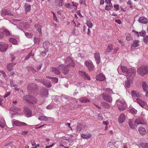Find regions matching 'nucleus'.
I'll use <instances>...</instances> for the list:
<instances>
[{"instance_id":"20","label":"nucleus","mask_w":148,"mask_h":148,"mask_svg":"<svg viewBox=\"0 0 148 148\" xmlns=\"http://www.w3.org/2000/svg\"><path fill=\"white\" fill-rule=\"evenodd\" d=\"M138 21L139 23L145 24H147L148 23V20L145 17H140Z\"/></svg>"},{"instance_id":"53","label":"nucleus","mask_w":148,"mask_h":148,"mask_svg":"<svg viewBox=\"0 0 148 148\" xmlns=\"http://www.w3.org/2000/svg\"><path fill=\"white\" fill-rule=\"evenodd\" d=\"M148 35L145 36L143 38V41L146 43H147L148 42Z\"/></svg>"},{"instance_id":"37","label":"nucleus","mask_w":148,"mask_h":148,"mask_svg":"<svg viewBox=\"0 0 148 148\" xmlns=\"http://www.w3.org/2000/svg\"><path fill=\"white\" fill-rule=\"evenodd\" d=\"M50 45V43L49 41H47L43 43V47L44 48L46 49L47 48L48 49V47Z\"/></svg>"},{"instance_id":"9","label":"nucleus","mask_w":148,"mask_h":148,"mask_svg":"<svg viewBox=\"0 0 148 148\" xmlns=\"http://www.w3.org/2000/svg\"><path fill=\"white\" fill-rule=\"evenodd\" d=\"M84 64L87 67L88 70L89 71L91 72L94 70V66L91 61H86L84 62Z\"/></svg>"},{"instance_id":"56","label":"nucleus","mask_w":148,"mask_h":148,"mask_svg":"<svg viewBox=\"0 0 148 148\" xmlns=\"http://www.w3.org/2000/svg\"><path fill=\"white\" fill-rule=\"evenodd\" d=\"M139 33L141 36H143L145 35L146 32L145 31L142 30L141 32H140Z\"/></svg>"},{"instance_id":"8","label":"nucleus","mask_w":148,"mask_h":148,"mask_svg":"<svg viewBox=\"0 0 148 148\" xmlns=\"http://www.w3.org/2000/svg\"><path fill=\"white\" fill-rule=\"evenodd\" d=\"M66 66H65L67 67V66H69L74 67L75 65V64L71 59V58L69 56L67 57L64 60Z\"/></svg>"},{"instance_id":"5","label":"nucleus","mask_w":148,"mask_h":148,"mask_svg":"<svg viewBox=\"0 0 148 148\" xmlns=\"http://www.w3.org/2000/svg\"><path fill=\"white\" fill-rule=\"evenodd\" d=\"M138 73L142 76L148 73V66H143L137 69Z\"/></svg>"},{"instance_id":"10","label":"nucleus","mask_w":148,"mask_h":148,"mask_svg":"<svg viewBox=\"0 0 148 148\" xmlns=\"http://www.w3.org/2000/svg\"><path fill=\"white\" fill-rule=\"evenodd\" d=\"M137 103L142 108H145L147 110H148V107L147 103L141 100L139 98L136 99Z\"/></svg>"},{"instance_id":"32","label":"nucleus","mask_w":148,"mask_h":148,"mask_svg":"<svg viewBox=\"0 0 148 148\" xmlns=\"http://www.w3.org/2000/svg\"><path fill=\"white\" fill-rule=\"evenodd\" d=\"M101 106L103 107L104 108L108 109L110 108V104L106 102H102L101 103Z\"/></svg>"},{"instance_id":"12","label":"nucleus","mask_w":148,"mask_h":148,"mask_svg":"<svg viewBox=\"0 0 148 148\" xmlns=\"http://www.w3.org/2000/svg\"><path fill=\"white\" fill-rule=\"evenodd\" d=\"M38 86L35 83L29 84L27 86L28 91L29 93L32 92V90L36 89L38 88Z\"/></svg>"},{"instance_id":"33","label":"nucleus","mask_w":148,"mask_h":148,"mask_svg":"<svg viewBox=\"0 0 148 148\" xmlns=\"http://www.w3.org/2000/svg\"><path fill=\"white\" fill-rule=\"evenodd\" d=\"M132 96L136 97H139L140 95L138 92L136 91H132Z\"/></svg>"},{"instance_id":"36","label":"nucleus","mask_w":148,"mask_h":148,"mask_svg":"<svg viewBox=\"0 0 148 148\" xmlns=\"http://www.w3.org/2000/svg\"><path fill=\"white\" fill-rule=\"evenodd\" d=\"M132 80H129L127 79V80L125 82V86L127 88H129L130 86V81Z\"/></svg>"},{"instance_id":"11","label":"nucleus","mask_w":148,"mask_h":148,"mask_svg":"<svg viewBox=\"0 0 148 148\" xmlns=\"http://www.w3.org/2000/svg\"><path fill=\"white\" fill-rule=\"evenodd\" d=\"M48 94V90L45 88H42L39 93L40 96L42 97H47Z\"/></svg>"},{"instance_id":"46","label":"nucleus","mask_w":148,"mask_h":148,"mask_svg":"<svg viewBox=\"0 0 148 148\" xmlns=\"http://www.w3.org/2000/svg\"><path fill=\"white\" fill-rule=\"evenodd\" d=\"M34 53L32 52L28 53V55L26 56L25 59V60H26L29 58L31 56H34Z\"/></svg>"},{"instance_id":"35","label":"nucleus","mask_w":148,"mask_h":148,"mask_svg":"<svg viewBox=\"0 0 148 148\" xmlns=\"http://www.w3.org/2000/svg\"><path fill=\"white\" fill-rule=\"evenodd\" d=\"M9 41L12 43L14 45H16L17 44L18 41L15 39L11 38L9 39Z\"/></svg>"},{"instance_id":"24","label":"nucleus","mask_w":148,"mask_h":148,"mask_svg":"<svg viewBox=\"0 0 148 148\" xmlns=\"http://www.w3.org/2000/svg\"><path fill=\"white\" fill-rule=\"evenodd\" d=\"M37 80L42 83L46 86L50 88L51 86V84L50 82H46L43 80L38 79Z\"/></svg>"},{"instance_id":"21","label":"nucleus","mask_w":148,"mask_h":148,"mask_svg":"<svg viewBox=\"0 0 148 148\" xmlns=\"http://www.w3.org/2000/svg\"><path fill=\"white\" fill-rule=\"evenodd\" d=\"M95 58L96 60V61L97 64H98L100 63L101 58L100 56V54L99 53L96 52L94 55Z\"/></svg>"},{"instance_id":"25","label":"nucleus","mask_w":148,"mask_h":148,"mask_svg":"<svg viewBox=\"0 0 148 148\" xmlns=\"http://www.w3.org/2000/svg\"><path fill=\"white\" fill-rule=\"evenodd\" d=\"M113 49V45L110 44L108 45L107 49L105 52V54L106 55L108 54L109 53H110L111 50Z\"/></svg>"},{"instance_id":"64","label":"nucleus","mask_w":148,"mask_h":148,"mask_svg":"<svg viewBox=\"0 0 148 148\" xmlns=\"http://www.w3.org/2000/svg\"><path fill=\"white\" fill-rule=\"evenodd\" d=\"M10 84L11 86L12 87L15 86V85L13 84V81L12 79H10Z\"/></svg>"},{"instance_id":"14","label":"nucleus","mask_w":148,"mask_h":148,"mask_svg":"<svg viewBox=\"0 0 148 148\" xmlns=\"http://www.w3.org/2000/svg\"><path fill=\"white\" fill-rule=\"evenodd\" d=\"M24 108V112L26 116L28 117L31 116L32 112L30 109L27 106L25 107Z\"/></svg>"},{"instance_id":"38","label":"nucleus","mask_w":148,"mask_h":148,"mask_svg":"<svg viewBox=\"0 0 148 148\" xmlns=\"http://www.w3.org/2000/svg\"><path fill=\"white\" fill-rule=\"evenodd\" d=\"M139 41L138 40H135L134 41L133 43L132 44V47H136L139 46Z\"/></svg>"},{"instance_id":"52","label":"nucleus","mask_w":148,"mask_h":148,"mask_svg":"<svg viewBox=\"0 0 148 148\" xmlns=\"http://www.w3.org/2000/svg\"><path fill=\"white\" fill-rule=\"evenodd\" d=\"M26 68L28 70V71H29V70H30V69L34 73L35 72H36V70L33 68H32V67L30 68L29 67H28V66H27Z\"/></svg>"},{"instance_id":"34","label":"nucleus","mask_w":148,"mask_h":148,"mask_svg":"<svg viewBox=\"0 0 148 148\" xmlns=\"http://www.w3.org/2000/svg\"><path fill=\"white\" fill-rule=\"evenodd\" d=\"M5 124L4 119L3 118H0V126L4 127Z\"/></svg>"},{"instance_id":"61","label":"nucleus","mask_w":148,"mask_h":148,"mask_svg":"<svg viewBox=\"0 0 148 148\" xmlns=\"http://www.w3.org/2000/svg\"><path fill=\"white\" fill-rule=\"evenodd\" d=\"M79 3L80 4H84L85 6L86 5L85 0H79Z\"/></svg>"},{"instance_id":"29","label":"nucleus","mask_w":148,"mask_h":148,"mask_svg":"<svg viewBox=\"0 0 148 148\" xmlns=\"http://www.w3.org/2000/svg\"><path fill=\"white\" fill-rule=\"evenodd\" d=\"M138 131L140 134L142 135H144L146 132L145 129L142 127H139Z\"/></svg>"},{"instance_id":"27","label":"nucleus","mask_w":148,"mask_h":148,"mask_svg":"<svg viewBox=\"0 0 148 148\" xmlns=\"http://www.w3.org/2000/svg\"><path fill=\"white\" fill-rule=\"evenodd\" d=\"M15 64L14 63H10L8 64L7 69V70L11 71L13 70V66L15 65Z\"/></svg>"},{"instance_id":"26","label":"nucleus","mask_w":148,"mask_h":148,"mask_svg":"<svg viewBox=\"0 0 148 148\" xmlns=\"http://www.w3.org/2000/svg\"><path fill=\"white\" fill-rule=\"evenodd\" d=\"M48 118V117L46 116H44V115H43L42 116H38V119L40 121H49Z\"/></svg>"},{"instance_id":"30","label":"nucleus","mask_w":148,"mask_h":148,"mask_svg":"<svg viewBox=\"0 0 148 148\" xmlns=\"http://www.w3.org/2000/svg\"><path fill=\"white\" fill-rule=\"evenodd\" d=\"M91 135L90 134H82L81 135V137L84 139H89L91 137Z\"/></svg>"},{"instance_id":"48","label":"nucleus","mask_w":148,"mask_h":148,"mask_svg":"<svg viewBox=\"0 0 148 148\" xmlns=\"http://www.w3.org/2000/svg\"><path fill=\"white\" fill-rule=\"evenodd\" d=\"M82 126L81 123H78L77 126V129L78 131H80L82 129Z\"/></svg>"},{"instance_id":"13","label":"nucleus","mask_w":148,"mask_h":148,"mask_svg":"<svg viewBox=\"0 0 148 148\" xmlns=\"http://www.w3.org/2000/svg\"><path fill=\"white\" fill-rule=\"evenodd\" d=\"M102 97L104 100L110 103L112 101V99L110 95L106 93H102Z\"/></svg>"},{"instance_id":"19","label":"nucleus","mask_w":148,"mask_h":148,"mask_svg":"<svg viewBox=\"0 0 148 148\" xmlns=\"http://www.w3.org/2000/svg\"><path fill=\"white\" fill-rule=\"evenodd\" d=\"M125 114H120L118 121L119 123H122L125 121Z\"/></svg>"},{"instance_id":"45","label":"nucleus","mask_w":148,"mask_h":148,"mask_svg":"<svg viewBox=\"0 0 148 148\" xmlns=\"http://www.w3.org/2000/svg\"><path fill=\"white\" fill-rule=\"evenodd\" d=\"M86 25L89 28H91L93 25V24L90 21H87Z\"/></svg>"},{"instance_id":"31","label":"nucleus","mask_w":148,"mask_h":148,"mask_svg":"<svg viewBox=\"0 0 148 148\" xmlns=\"http://www.w3.org/2000/svg\"><path fill=\"white\" fill-rule=\"evenodd\" d=\"M41 26L39 24H36L34 25V27L40 34H41Z\"/></svg>"},{"instance_id":"58","label":"nucleus","mask_w":148,"mask_h":148,"mask_svg":"<svg viewBox=\"0 0 148 148\" xmlns=\"http://www.w3.org/2000/svg\"><path fill=\"white\" fill-rule=\"evenodd\" d=\"M51 12H52V13L53 14V18L54 20L56 21H58V19H57L56 16V14L53 11H51Z\"/></svg>"},{"instance_id":"22","label":"nucleus","mask_w":148,"mask_h":148,"mask_svg":"<svg viewBox=\"0 0 148 148\" xmlns=\"http://www.w3.org/2000/svg\"><path fill=\"white\" fill-rule=\"evenodd\" d=\"M24 8L25 12L27 14L28 12H29L31 10V6L28 3H25Z\"/></svg>"},{"instance_id":"2","label":"nucleus","mask_w":148,"mask_h":148,"mask_svg":"<svg viewBox=\"0 0 148 148\" xmlns=\"http://www.w3.org/2000/svg\"><path fill=\"white\" fill-rule=\"evenodd\" d=\"M60 70L62 71L64 75L68 73L69 71L67 67L63 64H60L57 68L52 67L51 69V71L54 74L58 75L60 74Z\"/></svg>"},{"instance_id":"41","label":"nucleus","mask_w":148,"mask_h":148,"mask_svg":"<svg viewBox=\"0 0 148 148\" xmlns=\"http://www.w3.org/2000/svg\"><path fill=\"white\" fill-rule=\"evenodd\" d=\"M40 40V38L34 37V41L35 44H39Z\"/></svg>"},{"instance_id":"6","label":"nucleus","mask_w":148,"mask_h":148,"mask_svg":"<svg viewBox=\"0 0 148 148\" xmlns=\"http://www.w3.org/2000/svg\"><path fill=\"white\" fill-rule=\"evenodd\" d=\"M0 14L1 16L4 18V19H7L6 15L13 16L12 13L10 12L6 8H3L0 11Z\"/></svg>"},{"instance_id":"1","label":"nucleus","mask_w":148,"mask_h":148,"mask_svg":"<svg viewBox=\"0 0 148 148\" xmlns=\"http://www.w3.org/2000/svg\"><path fill=\"white\" fill-rule=\"evenodd\" d=\"M121 68L122 72L124 73L127 74V79L129 80H132L135 76L136 71L132 68L127 69L125 66H121Z\"/></svg>"},{"instance_id":"47","label":"nucleus","mask_w":148,"mask_h":148,"mask_svg":"<svg viewBox=\"0 0 148 148\" xmlns=\"http://www.w3.org/2000/svg\"><path fill=\"white\" fill-rule=\"evenodd\" d=\"M56 5L59 7L62 6V2L59 0H56L55 1Z\"/></svg>"},{"instance_id":"3","label":"nucleus","mask_w":148,"mask_h":148,"mask_svg":"<svg viewBox=\"0 0 148 148\" xmlns=\"http://www.w3.org/2000/svg\"><path fill=\"white\" fill-rule=\"evenodd\" d=\"M23 99L29 103L35 104L38 102L37 99L35 97L30 95H27L23 97Z\"/></svg>"},{"instance_id":"28","label":"nucleus","mask_w":148,"mask_h":148,"mask_svg":"<svg viewBox=\"0 0 148 148\" xmlns=\"http://www.w3.org/2000/svg\"><path fill=\"white\" fill-rule=\"evenodd\" d=\"M79 100L80 102L83 103H88L90 102V100L87 99L85 97L80 98Z\"/></svg>"},{"instance_id":"50","label":"nucleus","mask_w":148,"mask_h":148,"mask_svg":"<svg viewBox=\"0 0 148 148\" xmlns=\"http://www.w3.org/2000/svg\"><path fill=\"white\" fill-rule=\"evenodd\" d=\"M4 34L6 36H8L10 35V32L7 29H5L3 31V34Z\"/></svg>"},{"instance_id":"49","label":"nucleus","mask_w":148,"mask_h":148,"mask_svg":"<svg viewBox=\"0 0 148 148\" xmlns=\"http://www.w3.org/2000/svg\"><path fill=\"white\" fill-rule=\"evenodd\" d=\"M143 90L145 91H146L147 90V89L148 88V86L146 84L145 82H144L143 84Z\"/></svg>"},{"instance_id":"18","label":"nucleus","mask_w":148,"mask_h":148,"mask_svg":"<svg viewBox=\"0 0 148 148\" xmlns=\"http://www.w3.org/2000/svg\"><path fill=\"white\" fill-rule=\"evenodd\" d=\"M96 78L97 80L102 81L105 79V77L103 74L100 73L96 76Z\"/></svg>"},{"instance_id":"60","label":"nucleus","mask_w":148,"mask_h":148,"mask_svg":"<svg viewBox=\"0 0 148 148\" xmlns=\"http://www.w3.org/2000/svg\"><path fill=\"white\" fill-rule=\"evenodd\" d=\"M51 79H52L53 81L55 83H57L58 81V79L56 77H53L51 78Z\"/></svg>"},{"instance_id":"40","label":"nucleus","mask_w":148,"mask_h":148,"mask_svg":"<svg viewBox=\"0 0 148 148\" xmlns=\"http://www.w3.org/2000/svg\"><path fill=\"white\" fill-rule=\"evenodd\" d=\"M112 8V3H110L107 5L106 6L105 9L106 10L108 11Z\"/></svg>"},{"instance_id":"39","label":"nucleus","mask_w":148,"mask_h":148,"mask_svg":"<svg viewBox=\"0 0 148 148\" xmlns=\"http://www.w3.org/2000/svg\"><path fill=\"white\" fill-rule=\"evenodd\" d=\"M103 90L104 91H105L104 93H106L109 95H110L112 92V90L110 88H105Z\"/></svg>"},{"instance_id":"15","label":"nucleus","mask_w":148,"mask_h":148,"mask_svg":"<svg viewBox=\"0 0 148 148\" xmlns=\"http://www.w3.org/2000/svg\"><path fill=\"white\" fill-rule=\"evenodd\" d=\"M8 45L4 43H0V51L4 52L8 49Z\"/></svg>"},{"instance_id":"59","label":"nucleus","mask_w":148,"mask_h":148,"mask_svg":"<svg viewBox=\"0 0 148 148\" xmlns=\"http://www.w3.org/2000/svg\"><path fill=\"white\" fill-rule=\"evenodd\" d=\"M114 7L115 9V10L116 11H117L119 10V5H114Z\"/></svg>"},{"instance_id":"44","label":"nucleus","mask_w":148,"mask_h":148,"mask_svg":"<svg viewBox=\"0 0 148 148\" xmlns=\"http://www.w3.org/2000/svg\"><path fill=\"white\" fill-rule=\"evenodd\" d=\"M140 145L142 147L148 148V143H140Z\"/></svg>"},{"instance_id":"7","label":"nucleus","mask_w":148,"mask_h":148,"mask_svg":"<svg viewBox=\"0 0 148 148\" xmlns=\"http://www.w3.org/2000/svg\"><path fill=\"white\" fill-rule=\"evenodd\" d=\"M116 102H119L117 104L118 108L120 110H125L126 107V104L124 100L120 101L119 99H117Z\"/></svg>"},{"instance_id":"62","label":"nucleus","mask_w":148,"mask_h":148,"mask_svg":"<svg viewBox=\"0 0 148 148\" xmlns=\"http://www.w3.org/2000/svg\"><path fill=\"white\" fill-rule=\"evenodd\" d=\"M130 5V8H133V3L130 0H129L127 2Z\"/></svg>"},{"instance_id":"4","label":"nucleus","mask_w":148,"mask_h":148,"mask_svg":"<svg viewBox=\"0 0 148 148\" xmlns=\"http://www.w3.org/2000/svg\"><path fill=\"white\" fill-rule=\"evenodd\" d=\"M145 124V123L140 120V118L137 119L134 122L131 120L128 122V124L130 127L133 129L137 127V125L139 124Z\"/></svg>"},{"instance_id":"57","label":"nucleus","mask_w":148,"mask_h":148,"mask_svg":"<svg viewBox=\"0 0 148 148\" xmlns=\"http://www.w3.org/2000/svg\"><path fill=\"white\" fill-rule=\"evenodd\" d=\"M53 108V106L51 104H49L46 107L47 109L51 110Z\"/></svg>"},{"instance_id":"16","label":"nucleus","mask_w":148,"mask_h":148,"mask_svg":"<svg viewBox=\"0 0 148 148\" xmlns=\"http://www.w3.org/2000/svg\"><path fill=\"white\" fill-rule=\"evenodd\" d=\"M13 124L15 125L18 126L23 127L28 125L25 123L20 122L18 120H15L13 122Z\"/></svg>"},{"instance_id":"17","label":"nucleus","mask_w":148,"mask_h":148,"mask_svg":"<svg viewBox=\"0 0 148 148\" xmlns=\"http://www.w3.org/2000/svg\"><path fill=\"white\" fill-rule=\"evenodd\" d=\"M79 74L83 77L85 79H87L88 80L90 79V77L89 75L83 71H79L78 72Z\"/></svg>"},{"instance_id":"63","label":"nucleus","mask_w":148,"mask_h":148,"mask_svg":"<svg viewBox=\"0 0 148 148\" xmlns=\"http://www.w3.org/2000/svg\"><path fill=\"white\" fill-rule=\"evenodd\" d=\"M65 6L68 8H71V5L69 3H66L65 5Z\"/></svg>"},{"instance_id":"42","label":"nucleus","mask_w":148,"mask_h":148,"mask_svg":"<svg viewBox=\"0 0 148 148\" xmlns=\"http://www.w3.org/2000/svg\"><path fill=\"white\" fill-rule=\"evenodd\" d=\"M25 35L27 38H32L33 35L32 33L28 32L25 33Z\"/></svg>"},{"instance_id":"23","label":"nucleus","mask_w":148,"mask_h":148,"mask_svg":"<svg viewBox=\"0 0 148 148\" xmlns=\"http://www.w3.org/2000/svg\"><path fill=\"white\" fill-rule=\"evenodd\" d=\"M20 26L21 28H24L25 29H28L30 27V25L27 23L21 22L20 23Z\"/></svg>"},{"instance_id":"55","label":"nucleus","mask_w":148,"mask_h":148,"mask_svg":"<svg viewBox=\"0 0 148 148\" xmlns=\"http://www.w3.org/2000/svg\"><path fill=\"white\" fill-rule=\"evenodd\" d=\"M60 96H59L58 95H56L54 96V101L55 102H57L59 101V97L60 98Z\"/></svg>"},{"instance_id":"51","label":"nucleus","mask_w":148,"mask_h":148,"mask_svg":"<svg viewBox=\"0 0 148 148\" xmlns=\"http://www.w3.org/2000/svg\"><path fill=\"white\" fill-rule=\"evenodd\" d=\"M103 117L101 114H99L97 115V119L100 121L103 120Z\"/></svg>"},{"instance_id":"54","label":"nucleus","mask_w":148,"mask_h":148,"mask_svg":"<svg viewBox=\"0 0 148 148\" xmlns=\"http://www.w3.org/2000/svg\"><path fill=\"white\" fill-rule=\"evenodd\" d=\"M60 98L61 99L64 98L66 99H69V97L65 95H62L60 97Z\"/></svg>"},{"instance_id":"43","label":"nucleus","mask_w":148,"mask_h":148,"mask_svg":"<svg viewBox=\"0 0 148 148\" xmlns=\"http://www.w3.org/2000/svg\"><path fill=\"white\" fill-rule=\"evenodd\" d=\"M45 50L41 52V54L42 56H45L47 52L49 50L48 48H44Z\"/></svg>"}]
</instances>
